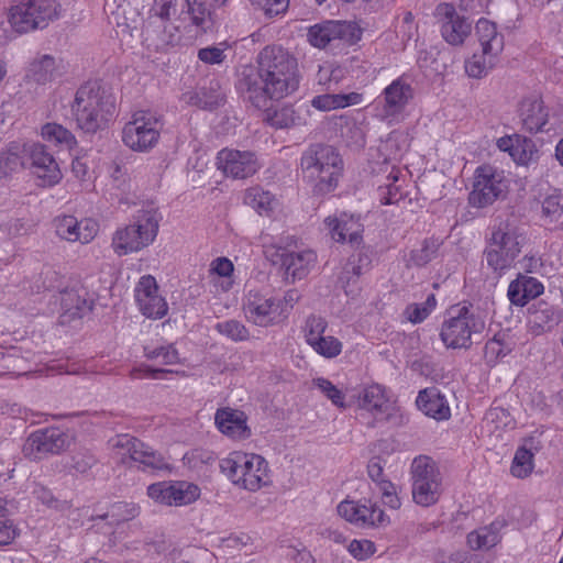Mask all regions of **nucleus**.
Returning a JSON list of instances; mask_svg holds the SVG:
<instances>
[{
  "label": "nucleus",
  "instance_id": "7",
  "mask_svg": "<svg viewBox=\"0 0 563 563\" xmlns=\"http://www.w3.org/2000/svg\"><path fill=\"white\" fill-rule=\"evenodd\" d=\"M24 168L27 169L33 184L37 188L49 189L59 185L64 178L62 167L56 157L41 142L23 144Z\"/></svg>",
  "mask_w": 563,
  "mask_h": 563
},
{
  "label": "nucleus",
  "instance_id": "13",
  "mask_svg": "<svg viewBox=\"0 0 563 563\" xmlns=\"http://www.w3.org/2000/svg\"><path fill=\"white\" fill-rule=\"evenodd\" d=\"M434 18L440 24L442 38L449 45L462 46L472 34V21L461 15L452 3H439L434 10Z\"/></svg>",
  "mask_w": 563,
  "mask_h": 563
},
{
  "label": "nucleus",
  "instance_id": "56",
  "mask_svg": "<svg viewBox=\"0 0 563 563\" xmlns=\"http://www.w3.org/2000/svg\"><path fill=\"white\" fill-rule=\"evenodd\" d=\"M313 383L324 394V396L332 401L333 405L340 408H345L343 393L330 380L320 377L314 379Z\"/></svg>",
  "mask_w": 563,
  "mask_h": 563
},
{
  "label": "nucleus",
  "instance_id": "32",
  "mask_svg": "<svg viewBox=\"0 0 563 563\" xmlns=\"http://www.w3.org/2000/svg\"><path fill=\"white\" fill-rule=\"evenodd\" d=\"M363 101V93L357 91L349 93H324L313 97L311 99V106L319 111L328 112L351 106H357Z\"/></svg>",
  "mask_w": 563,
  "mask_h": 563
},
{
  "label": "nucleus",
  "instance_id": "42",
  "mask_svg": "<svg viewBox=\"0 0 563 563\" xmlns=\"http://www.w3.org/2000/svg\"><path fill=\"white\" fill-rule=\"evenodd\" d=\"M140 515V507L134 503L118 501L112 504L107 512L97 516L101 520H107L109 525H119L134 519Z\"/></svg>",
  "mask_w": 563,
  "mask_h": 563
},
{
  "label": "nucleus",
  "instance_id": "2",
  "mask_svg": "<svg viewBox=\"0 0 563 563\" xmlns=\"http://www.w3.org/2000/svg\"><path fill=\"white\" fill-rule=\"evenodd\" d=\"M99 279L69 280L55 296L56 312L68 317L101 314L108 306L109 288L98 286Z\"/></svg>",
  "mask_w": 563,
  "mask_h": 563
},
{
  "label": "nucleus",
  "instance_id": "16",
  "mask_svg": "<svg viewBox=\"0 0 563 563\" xmlns=\"http://www.w3.org/2000/svg\"><path fill=\"white\" fill-rule=\"evenodd\" d=\"M56 235L67 242L90 243L99 232V222L93 218L78 220L71 214H60L53 220Z\"/></svg>",
  "mask_w": 563,
  "mask_h": 563
},
{
  "label": "nucleus",
  "instance_id": "10",
  "mask_svg": "<svg viewBox=\"0 0 563 563\" xmlns=\"http://www.w3.org/2000/svg\"><path fill=\"white\" fill-rule=\"evenodd\" d=\"M363 35V27L356 21L329 20L317 23L308 29V43L319 49L335 43L351 46L358 43Z\"/></svg>",
  "mask_w": 563,
  "mask_h": 563
},
{
  "label": "nucleus",
  "instance_id": "63",
  "mask_svg": "<svg viewBox=\"0 0 563 563\" xmlns=\"http://www.w3.org/2000/svg\"><path fill=\"white\" fill-rule=\"evenodd\" d=\"M349 552L357 560H366L375 552V544L369 540H353Z\"/></svg>",
  "mask_w": 563,
  "mask_h": 563
},
{
  "label": "nucleus",
  "instance_id": "51",
  "mask_svg": "<svg viewBox=\"0 0 563 563\" xmlns=\"http://www.w3.org/2000/svg\"><path fill=\"white\" fill-rule=\"evenodd\" d=\"M437 243L434 241H423L420 245L410 251L408 263L415 266H423L429 263L437 254Z\"/></svg>",
  "mask_w": 563,
  "mask_h": 563
},
{
  "label": "nucleus",
  "instance_id": "8",
  "mask_svg": "<svg viewBox=\"0 0 563 563\" xmlns=\"http://www.w3.org/2000/svg\"><path fill=\"white\" fill-rule=\"evenodd\" d=\"M163 123L150 111H136L122 129V142L133 152L147 153L159 142Z\"/></svg>",
  "mask_w": 563,
  "mask_h": 563
},
{
  "label": "nucleus",
  "instance_id": "47",
  "mask_svg": "<svg viewBox=\"0 0 563 563\" xmlns=\"http://www.w3.org/2000/svg\"><path fill=\"white\" fill-rule=\"evenodd\" d=\"M483 423L489 432H496L511 426L512 418L508 410L500 407H494L485 413Z\"/></svg>",
  "mask_w": 563,
  "mask_h": 563
},
{
  "label": "nucleus",
  "instance_id": "49",
  "mask_svg": "<svg viewBox=\"0 0 563 563\" xmlns=\"http://www.w3.org/2000/svg\"><path fill=\"white\" fill-rule=\"evenodd\" d=\"M273 102H269L268 110L266 112L265 120L275 128H288L296 124L295 111L291 108L283 107L272 112Z\"/></svg>",
  "mask_w": 563,
  "mask_h": 563
},
{
  "label": "nucleus",
  "instance_id": "60",
  "mask_svg": "<svg viewBox=\"0 0 563 563\" xmlns=\"http://www.w3.org/2000/svg\"><path fill=\"white\" fill-rule=\"evenodd\" d=\"M437 299L434 295H429L423 302L412 303L407 307V317H428L437 307Z\"/></svg>",
  "mask_w": 563,
  "mask_h": 563
},
{
  "label": "nucleus",
  "instance_id": "9",
  "mask_svg": "<svg viewBox=\"0 0 563 563\" xmlns=\"http://www.w3.org/2000/svg\"><path fill=\"white\" fill-rule=\"evenodd\" d=\"M526 238L515 228H498L486 249L488 267L498 274L509 269L522 251Z\"/></svg>",
  "mask_w": 563,
  "mask_h": 563
},
{
  "label": "nucleus",
  "instance_id": "43",
  "mask_svg": "<svg viewBox=\"0 0 563 563\" xmlns=\"http://www.w3.org/2000/svg\"><path fill=\"white\" fill-rule=\"evenodd\" d=\"M497 62V57L488 56L481 51L465 62V71L472 78H483L495 67Z\"/></svg>",
  "mask_w": 563,
  "mask_h": 563
},
{
  "label": "nucleus",
  "instance_id": "18",
  "mask_svg": "<svg viewBox=\"0 0 563 563\" xmlns=\"http://www.w3.org/2000/svg\"><path fill=\"white\" fill-rule=\"evenodd\" d=\"M70 444L69 435L58 428H46L33 432L26 441L24 450L41 459L46 454H58Z\"/></svg>",
  "mask_w": 563,
  "mask_h": 563
},
{
  "label": "nucleus",
  "instance_id": "53",
  "mask_svg": "<svg viewBox=\"0 0 563 563\" xmlns=\"http://www.w3.org/2000/svg\"><path fill=\"white\" fill-rule=\"evenodd\" d=\"M217 330L233 341H243L249 339L250 332L246 327L238 319H225L216 325Z\"/></svg>",
  "mask_w": 563,
  "mask_h": 563
},
{
  "label": "nucleus",
  "instance_id": "11",
  "mask_svg": "<svg viewBox=\"0 0 563 563\" xmlns=\"http://www.w3.org/2000/svg\"><path fill=\"white\" fill-rule=\"evenodd\" d=\"M508 187L509 180L503 170L489 165L479 166L474 175L468 201L476 208L487 207L504 196Z\"/></svg>",
  "mask_w": 563,
  "mask_h": 563
},
{
  "label": "nucleus",
  "instance_id": "1",
  "mask_svg": "<svg viewBox=\"0 0 563 563\" xmlns=\"http://www.w3.org/2000/svg\"><path fill=\"white\" fill-rule=\"evenodd\" d=\"M260 68L244 69L238 88L260 110L297 90L299 80L295 59L279 46L265 47L258 57Z\"/></svg>",
  "mask_w": 563,
  "mask_h": 563
},
{
  "label": "nucleus",
  "instance_id": "19",
  "mask_svg": "<svg viewBox=\"0 0 563 563\" xmlns=\"http://www.w3.org/2000/svg\"><path fill=\"white\" fill-rule=\"evenodd\" d=\"M217 166L227 176L233 178H246L260 168L257 158L253 153L230 148H224L218 153Z\"/></svg>",
  "mask_w": 563,
  "mask_h": 563
},
{
  "label": "nucleus",
  "instance_id": "3",
  "mask_svg": "<svg viewBox=\"0 0 563 563\" xmlns=\"http://www.w3.org/2000/svg\"><path fill=\"white\" fill-rule=\"evenodd\" d=\"M73 113L81 130L96 132L111 120L114 101L98 81H88L77 90Z\"/></svg>",
  "mask_w": 563,
  "mask_h": 563
},
{
  "label": "nucleus",
  "instance_id": "12",
  "mask_svg": "<svg viewBox=\"0 0 563 563\" xmlns=\"http://www.w3.org/2000/svg\"><path fill=\"white\" fill-rule=\"evenodd\" d=\"M110 444L118 450L123 463L128 456L130 461L139 463L143 471L167 468V463L161 453L134 437L118 434L110 440Z\"/></svg>",
  "mask_w": 563,
  "mask_h": 563
},
{
  "label": "nucleus",
  "instance_id": "34",
  "mask_svg": "<svg viewBox=\"0 0 563 563\" xmlns=\"http://www.w3.org/2000/svg\"><path fill=\"white\" fill-rule=\"evenodd\" d=\"M411 485L443 481L438 463L428 455L415 457L410 465Z\"/></svg>",
  "mask_w": 563,
  "mask_h": 563
},
{
  "label": "nucleus",
  "instance_id": "46",
  "mask_svg": "<svg viewBox=\"0 0 563 563\" xmlns=\"http://www.w3.org/2000/svg\"><path fill=\"white\" fill-rule=\"evenodd\" d=\"M184 103L200 109H212L219 102L218 97L205 88L191 89L183 93Z\"/></svg>",
  "mask_w": 563,
  "mask_h": 563
},
{
  "label": "nucleus",
  "instance_id": "28",
  "mask_svg": "<svg viewBox=\"0 0 563 563\" xmlns=\"http://www.w3.org/2000/svg\"><path fill=\"white\" fill-rule=\"evenodd\" d=\"M214 420L219 430L233 439H246L251 434L242 411L221 408L217 410Z\"/></svg>",
  "mask_w": 563,
  "mask_h": 563
},
{
  "label": "nucleus",
  "instance_id": "38",
  "mask_svg": "<svg viewBox=\"0 0 563 563\" xmlns=\"http://www.w3.org/2000/svg\"><path fill=\"white\" fill-rule=\"evenodd\" d=\"M60 75V64L51 55L34 58L27 69V76L36 84L45 85Z\"/></svg>",
  "mask_w": 563,
  "mask_h": 563
},
{
  "label": "nucleus",
  "instance_id": "39",
  "mask_svg": "<svg viewBox=\"0 0 563 563\" xmlns=\"http://www.w3.org/2000/svg\"><path fill=\"white\" fill-rule=\"evenodd\" d=\"M25 2L32 14L34 30L44 27L60 16L62 8L56 0H25Z\"/></svg>",
  "mask_w": 563,
  "mask_h": 563
},
{
  "label": "nucleus",
  "instance_id": "27",
  "mask_svg": "<svg viewBox=\"0 0 563 563\" xmlns=\"http://www.w3.org/2000/svg\"><path fill=\"white\" fill-rule=\"evenodd\" d=\"M544 291L543 284L531 276L519 274L509 284L507 296L511 303L523 307L530 300L539 297Z\"/></svg>",
  "mask_w": 563,
  "mask_h": 563
},
{
  "label": "nucleus",
  "instance_id": "55",
  "mask_svg": "<svg viewBox=\"0 0 563 563\" xmlns=\"http://www.w3.org/2000/svg\"><path fill=\"white\" fill-rule=\"evenodd\" d=\"M257 10H261L265 16L274 18L284 15L289 7V0H249Z\"/></svg>",
  "mask_w": 563,
  "mask_h": 563
},
{
  "label": "nucleus",
  "instance_id": "23",
  "mask_svg": "<svg viewBox=\"0 0 563 563\" xmlns=\"http://www.w3.org/2000/svg\"><path fill=\"white\" fill-rule=\"evenodd\" d=\"M497 147L507 152L516 164L529 166L537 163L539 152L531 139H527L519 134L505 135L497 140Z\"/></svg>",
  "mask_w": 563,
  "mask_h": 563
},
{
  "label": "nucleus",
  "instance_id": "59",
  "mask_svg": "<svg viewBox=\"0 0 563 563\" xmlns=\"http://www.w3.org/2000/svg\"><path fill=\"white\" fill-rule=\"evenodd\" d=\"M172 483L159 482L147 487V495L153 500L172 506Z\"/></svg>",
  "mask_w": 563,
  "mask_h": 563
},
{
  "label": "nucleus",
  "instance_id": "61",
  "mask_svg": "<svg viewBox=\"0 0 563 563\" xmlns=\"http://www.w3.org/2000/svg\"><path fill=\"white\" fill-rule=\"evenodd\" d=\"M96 464V459L89 452H78L71 456L69 470L78 474H86Z\"/></svg>",
  "mask_w": 563,
  "mask_h": 563
},
{
  "label": "nucleus",
  "instance_id": "17",
  "mask_svg": "<svg viewBox=\"0 0 563 563\" xmlns=\"http://www.w3.org/2000/svg\"><path fill=\"white\" fill-rule=\"evenodd\" d=\"M338 514L360 527H380L388 522L384 510L371 500L362 503L353 500L341 501L338 506Z\"/></svg>",
  "mask_w": 563,
  "mask_h": 563
},
{
  "label": "nucleus",
  "instance_id": "48",
  "mask_svg": "<svg viewBox=\"0 0 563 563\" xmlns=\"http://www.w3.org/2000/svg\"><path fill=\"white\" fill-rule=\"evenodd\" d=\"M172 505L181 506L195 501L199 496V488L186 482L172 484Z\"/></svg>",
  "mask_w": 563,
  "mask_h": 563
},
{
  "label": "nucleus",
  "instance_id": "45",
  "mask_svg": "<svg viewBox=\"0 0 563 563\" xmlns=\"http://www.w3.org/2000/svg\"><path fill=\"white\" fill-rule=\"evenodd\" d=\"M533 456L534 454L527 444L520 446L512 461L511 474L518 478L527 477L533 470Z\"/></svg>",
  "mask_w": 563,
  "mask_h": 563
},
{
  "label": "nucleus",
  "instance_id": "6",
  "mask_svg": "<svg viewBox=\"0 0 563 563\" xmlns=\"http://www.w3.org/2000/svg\"><path fill=\"white\" fill-rule=\"evenodd\" d=\"M221 471L235 484L255 492L269 481L268 464L257 454L233 452L220 463Z\"/></svg>",
  "mask_w": 563,
  "mask_h": 563
},
{
  "label": "nucleus",
  "instance_id": "15",
  "mask_svg": "<svg viewBox=\"0 0 563 563\" xmlns=\"http://www.w3.org/2000/svg\"><path fill=\"white\" fill-rule=\"evenodd\" d=\"M134 301L143 317H165L168 312L166 299L158 292L156 278L146 274L139 278L134 289Z\"/></svg>",
  "mask_w": 563,
  "mask_h": 563
},
{
  "label": "nucleus",
  "instance_id": "50",
  "mask_svg": "<svg viewBox=\"0 0 563 563\" xmlns=\"http://www.w3.org/2000/svg\"><path fill=\"white\" fill-rule=\"evenodd\" d=\"M22 166L24 167L23 152L22 156L13 147L0 152V177H8Z\"/></svg>",
  "mask_w": 563,
  "mask_h": 563
},
{
  "label": "nucleus",
  "instance_id": "37",
  "mask_svg": "<svg viewBox=\"0 0 563 563\" xmlns=\"http://www.w3.org/2000/svg\"><path fill=\"white\" fill-rule=\"evenodd\" d=\"M358 405L361 408L373 412L375 416L386 413L389 416L391 404L385 394V389L374 384L363 389L358 397Z\"/></svg>",
  "mask_w": 563,
  "mask_h": 563
},
{
  "label": "nucleus",
  "instance_id": "62",
  "mask_svg": "<svg viewBox=\"0 0 563 563\" xmlns=\"http://www.w3.org/2000/svg\"><path fill=\"white\" fill-rule=\"evenodd\" d=\"M327 329V322L324 319H308L305 331L306 341L312 346L313 341H318V338H323V333Z\"/></svg>",
  "mask_w": 563,
  "mask_h": 563
},
{
  "label": "nucleus",
  "instance_id": "5",
  "mask_svg": "<svg viewBox=\"0 0 563 563\" xmlns=\"http://www.w3.org/2000/svg\"><path fill=\"white\" fill-rule=\"evenodd\" d=\"M303 177L313 185L318 194L334 190L343 170V162L339 153L330 147H319L314 153L301 157Z\"/></svg>",
  "mask_w": 563,
  "mask_h": 563
},
{
  "label": "nucleus",
  "instance_id": "24",
  "mask_svg": "<svg viewBox=\"0 0 563 563\" xmlns=\"http://www.w3.org/2000/svg\"><path fill=\"white\" fill-rule=\"evenodd\" d=\"M377 183V195L382 205H393L402 199L406 174L399 167L386 165L385 175Z\"/></svg>",
  "mask_w": 563,
  "mask_h": 563
},
{
  "label": "nucleus",
  "instance_id": "22",
  "mask_svg": "<svg viewBox=\"0 0 563 563\" xmlns=\"http://www.w3.org/2000/svg\"><path fill=\"white\" fill-rule=\"evenodd\" d=\"M475 319H449L441 329L440 336L448 347L467 349L472 344V335L484 327L483 323L477 327Z\"/></svg>",
  "mask_w": 563,
  "mask_h": 563
},
{
  "label": "nucleus",
  "instance_id": "26",
  "mask_svg": "<svg viewBox=\"0 0 563 563\" xmlns=\"http://www.w3.org/2000/svg\"><path fill=\"white\" fill-rule=\"evenodd\" d=\"M475 32L481 51L488 56L499 57L505 46L503 33L488 19L481 18L475 25Z\"/></svg>",
  "mask_w": 563,
  "mask_h": 563
},
{
  "label": "nucleus",
  "instance_id": "57",
  "mask_svg": "<svg viewBox=\"0 0 563 563\" xmlns=\"http://www.w3.org/2000/svg\"><path fill=\"white\" fill-rule=\"evenodd\" d=\"M311 347L325 357H334L341 352V343L333 336L318 338Z\"/></svg>",
  "mask_w": 563,
  "mask_h": 563
},
{
  "label": "nucleus",
  "instance_id": "14",
  "mask_svg": "<svg viewBox=\"0 0 563 563\" xmlns=\"http://www.w3.org/2000/svg\"><path fill=\"white\" fill-rule=\"evenodd\" d=\"M299 295L297 290H289L283 299L275 300L268 292L249 290L243 301V310L247 316L267 317L268 314H288L297 302Z\"/></svg>",
  "mask_w": 563,
  "mask_h": 563
},
{
  "label": "nucleus",
  "instance_id": "52",
  "mask_svg": "<svg viewBox=\"0 0 563 563\" xmlns=\"http://www.w3.org/2000/svg\"><path fill=\"white\" fill-rule=\"evenodd\" d=\"M189 13L191 14L192 22L201 27L203 31L209 29L211 24V15L209 9L206 7L208 4L207 0H186Z\"/></svg>",
  "mask_w": 563,
  "mask_h": 563
},
{
  "label": "nucleus",
  "instance_id": "36",
  "mask_svg": "<svg viewBox=\"0 0 563 563\" xmlns=\"http://www.w3.org/2000/svg\"><path fill=\"white\" fill-rule=\"evenodd\" d=\"M243 201L253 208L258 214L273 217L280 207L279 200L269 191H265L260 187H252L244 194Z\"/></svg>",
  "mask_w": 563,
  "mask_h": 563
},
{
  "label": "nucleus",
  "instance_id": "54",
  "mask_svg": "<svg viewBox=\"0 0 563 563\" xmlns=\"http://www.w3.org/2000/svg\"><path fill=\"white\" fill-rule=\"evenodd\" d=\"M542 213L549 222H555L562 217L563 199L558 191L554 190L544 198Z\"/></svg>",
  "mask_w": 563,
  "mask_h": 563
},
{
  "label": "nucleus",
  "instance_id": "44",
  "mask_svg": "<svg viewBox=\"0 0 563 563\" xmlns=\"http://www.w3.org/2000/svg\"><path fill=\"white\" fill-rule=\"evenodd\" d=\"M409 135L402 131H393L382 145V151L391 159H397L408 150Z\"/></svg>",
  "mask_w": 563,
  "mask_h": 563
},
{
  "label": "nucleus",
  "instance_id": "64",
  "mask_svg": "<svg viewBox=\"0 0 563 563\" xmlns=\"http://www.w3.org/2000/svg\"><path fill=\"white\" fill-rule=\"evenodd\" d=\"M445 563H487L482 554L455 552L448 558Z\"/></svg>",
  "mask_w": 563,
  "mask_h": 563
},
{
  "label": "nucleus",
  "instance_id": "21",
  "mask_svg": "<svg viewBox=\"0 0 563 563\" xmlns=\"http://www.w3.org/2000/svg\"><path fill=\"white\" fill-rule=\"evenodd\" d=\"M384 103L382 117L389 121L398 119L409 100L412 98L410 84L404 78H397L389 84L383 91Z\"/></svg>",
  "mask_w": 563,
  "mask_h": 563
},
{
  "label": "nucleus",
  "instance_id": "58",
  "mask_svg": "<svg viewBox=\"0 0 563 563\" xmlns=\"http://www.w3.org/2000/svg\"><path fill=\"white\" fill-rule=\"evenodd\" d=\"M228 46L221 43L217 46H210L199 49L198 58L208 65L221 64L225 58V51Z\"/></svg>",
  "mask_w": 563,
  "mask_h": 563
},
{
  "label": "nucleus",
  "instance_id": "30",
  "mask_svg": "<svg viewBox=\"0 0 563 563\" xmlns=\"http://www.w3.org/2000/svg\"><path fill=\"white\" fill-rule=\"evenodd\" d=\"M520 113L523 126L531 133L542 131L549 121L548 108L539 98L526 99Z\"/></svg>",
  "mask_w": 563,
  "mask_h": 563
},
{
  "label": "nucleus",
  "instance_id": "33",
  "mask_svg": "<svg viewBox=\"0 0 563 563\" xmlns=\"http://www.w3.org/2000/svg\"><path fill=\"white\" fill-rule=\"evenodd\" d=\"M33 19L31 11L27 8L25 0H14L7 13V23L10 30L4 29L7 36L19 35L34 30Z\"/></svg>",
  "mask_w": 563,
  "mask_h": 563
},
{
  "label": "nucleus",
  "instance_id": "40",
  "mask_svg": "<svg viewBox=\"0 0 563 563\" xmlns=\"http://www.w3.org/2000/svg\"><path fill=\"white\" fill-rule=\"evenodd\" d=\"M500 525L493 522L489 526L474 530L467 534V544L473 550L490 549L500 542Z\"/></svg>",
  "mask_w": 563,
  "mask_h": 563
},
{
  "label": "nucleus",
  "instance_id": "31",
  "mask_svg": "<svg viewBox=\"0 0 563 563\" xmlns=\"http://www.w3.org/2000/svg\"><path fill=\"white\" fill-rule=\"evenodd\" d=\"M418 408L435 420H445L450 417V407L437 388H426L417 397Z\"/></svg>",
  "mask_w": 563,
  "mask_h": 563
},
{
  "label": "nucleus",
  "instance_id": "25",
  "mask_svg": "<svg viewBox=\"0 0 563 563\" xmlns=\"http://www.w3.org/2000/svg\"><path fill=\"white\" fill-rule=\"evenodd\" d=\"M210 291L214 296L229 292L234 284V264L228 257H216L208 269Z\"/></svg>",
  "mask_w": 563,
  "mask_h": 563
},
{
  "label": "nucleus",
  "instance_id": "41",
  "mask_svg": "<svg viewBox=\"0 0 563 563\" xmlns=\"http://www.w3.org/2000/svg\"><path fill=\"white\" fill-rule=\"evenodd\" d=\"M443 492V481L411 485L412 499L421 507H431L435 505L440 500Z\"/></svg>",
  "mask_w": 563,
  "mask_h": 563
},
{
  "label": "nucleus",
  "instance_id": "20",
  "mask_svg": "<svg viewBox=\"0 0 563 563\" xmlns=\"http://www.w3.org/2000/svg\"><path fill=\"white\" fill-rule=\"evenodd\" d=\"M330 238L338 243L358 244L362 240L363 225L360 219L345 212L334 213L323 220Z\"/></svg>",
  "mask_w": 563,
  "mask_h": 563
},
{
  "label": "nucleus",
  "instance_id": "4",
  "mask_svg": "<svg viewBox=\"0 0 563 563\" xmlns=\"http://www.w3.org/2000/svg\"><path fill=\"white\" fill-rule=\"evenodd\" d=\"M157 233L158 220L155 213L142 210L128 224L114 231L111 247L118 256L139 253L154 243Z\"/></svg>",
  "mask_w": 563,
  "mask_h": 563
},
{
  "label": "nucleus",
  "instance_id": "29",
  "mask_svg": "<svg viewBox=\"0 0 563 563\" xmlns=\"http://www.w3.org/2000/svg\"><path fill=\"white\" fill-rule=\"evenodd\" d=\"M317 263V254L312 250L291 252L284 256L283 265L286 274L294 282L306 278Z\"/></svg>",
  "mask_w": 563,
  "mask_h": 563
},
{
  "label": "nucleus",
  "instance_id": "35",
  "mask_svg": "<svg viewBox=\"0 0 563 563\" xmlns=\"http://www.w3.org/2000/svg\"><path fill=\"white\" fill-rule=\"evenodd\" d=\"M38 135L42 141L60 150H71L77 140L71 131L56 122H46L40 128Z\"/></svg>",
  "mask_w": 563,
  "mask_h": 563
}]
</instances>
